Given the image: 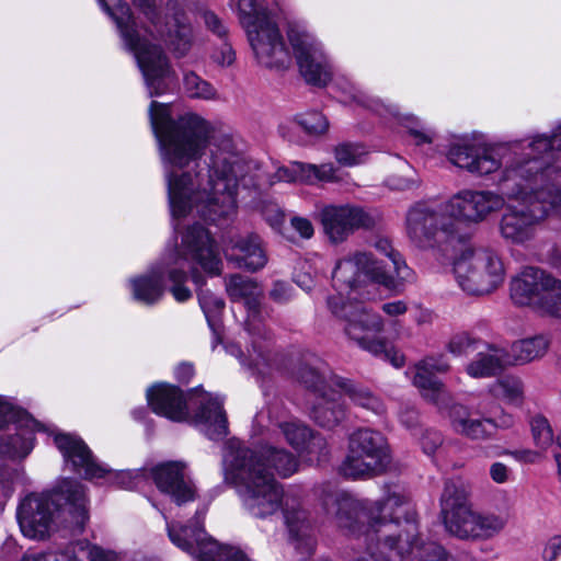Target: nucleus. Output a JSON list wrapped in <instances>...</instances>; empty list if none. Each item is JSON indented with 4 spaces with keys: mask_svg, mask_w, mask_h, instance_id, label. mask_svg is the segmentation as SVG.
<instances>
[{
    "mask_svg": "<svg viewBox=\"0 0 561 561\" xmlns=\"http://www.w3.org/2000/svg\"><path fill=\"white\" fill-rule=\"evenodd\" d=\"M150 124L173 218L197 215L216 221L237 209V154L230 135L187 112L174 119L169 104L152 101Z\"/></svg>",
    "mask_w": 561,
    "mask_h": 561,
    "instance_id": "nucleus-1",
    "label": "nucleus"
},
{
    "mask_svg": "<svg viewBox=\"0 0 561 561\" xmlns=\"http://www.w3.org/2000/svg\"><path fill=\"white\" fill-rule=\"evenodd\" d=\"M447 157L474 175L499 172L497 185L510 202L500 221L506 241L525 244L550 213L561 215V170L522 141L490 142L472 134L453 140Z\"/></svg>",
    "mask_w": 561,
    "mask_h": 561,
    "instance_id": "nucleus-2",
    "label": "nucleus"
},
{
    "mask_svg": "<svg viewBox=\"0 0 561 561\" xmlns=\"http://www.w3.org/2000/svg\"><path fill=\"white\" fill-rule=\"evenodd\" d=\"M323 505L328 513L334 512L335 523L345 535L363 540L374 561H403L409 553L417 561H454L437 543L416 541L414 505L400 489L389 490L377 501L334 491L324 497Z\"/></svg>",
    "mask_w": 561,
    "mask_h": 561,
    "instance_id": "nucleus-3",
    "label": "nucleus"
},
{
    "mask_svg": "<svg viewBox=\"0 0 561 561\" xmlns=\"http://www.w3.org/2000/svg\"><path fill=\"white\" fill-rule=\"evenodd\" d=\"M267 466L279 477L288 478L297 472L299 462L282 448L266 446L255 451L237 439L227 443L222 458L224 479L236 489L243 508L262 519L282 510L290 543L302 556H308L313 551L314 538L307 513L266 470Z\"/></svg>",
    "mask_w": 561,
    "mask_h": 561,
    "instance_id": "nucleus-4",
    "label": "nucleus"
},
{
    "mask_svg": "<svg viewBox=\"0 0 561 561\" xmlns=\"http://www.w3.org/2000/svg\"><path fill=\"white\" fill-rule=\"evenodd\" d=\"M98 1L114 19L125 48L134 55L148 95L160 96L171 91L176 72L163 48L152 41L163 42L175 58L185 57L193 48L195 31L178 0H169L164 12L162 0H135L136 12L119 1L113 8L105 0Z\"/></svg>",
    "mask_w": 561,
    "mask_h": 561,
    "instance_id": "nucleus-5",
    "label": "nucleus"
},
{
    "mask_svg": "<svg viewBox=\"0 0 561 561\" xmlns=\"http://www.w3.org/2000/svg\"><path fill=\"white\" fill-rule=\"evenodd\" d=\"M237 12L257 62L266 68L288 69L295 57L307 83L325 87L333 78V66L323 44L300 22H288L286 46L276 19L282 0H238Z\"/></svg>",
    "mask_w": 561,
    "mask_h": 561,
    "instance_id": "nucleus-6",
    "label": "nucleus"
},
{
    "mask_svg": "<svg viewBox=\"0 0 561 561\" xmlns=\"http://www.w3.org/2000/svg\"><path fill=\"white\" fill-rule=\"evenodd\" d=\"M199 267L205 273L219 275L222 262L216 242L203 226L194 225L181 232V242L175 239L168 244L159 263L147 273L128 280L134 300L151 306L161 300L164 294V278L171 283L170 293L178 302H185L192 291L185 286L187 270L195 284L201 283L196 273Z\"/></svg>",
    "mask_w": 561,
    "mask_h": 561,
    "instance_id": "nucleus-7",
    "label": "nucleus"
},
{
    "mask_svg": "<svg viewBox=\"0 0 561 561\" xmlns=\"http://www.w3.org/2000/svg\"><path fill=\"white\" fill-rule=\"evenodd\" d=\"M374 248L391 261L394 276L371 253L355 251L346 254L337 260L332 272L336 294L330 298H335L339 306L360 302L357 298L368 295L367 288L370 285L377 284L393 289L399 283L414 279L412 270L402 255L392 248L389 239L378 238L374 242Z\"/></svg>",
    "mask_w": 561,
    "mask_h": 561,
    "instance_id": "nucleus-8",
    "label": "nucleus"
},
{
    "mask_svg": "<svg viewBox=\"0 0 561 561\" xmlns=\"http://www.w3.org/2000/svg\"><path fill=\"white\" fill-rule=\"evenodd\" d=\"M82 528L89 518V500L82 483L72 479H62L50 491L30 493L16 508V519L22 534L35 540L50 536L59 520Z\"/></svg>",
    "mask_w": 561,
    "mask_h": 561,
    "instance_id": "nucleus-9",
    "label": "nucleus"
},
{
    "mask_svg": "<svg viewBox=\"0 0 561 561\" xmlns=\"http://www.w3.org/2000/svg\"><path fill=\"white\" fill-rule=\"evenodd\" d=\"M301 379L317 393L310 416L321 427L333 428L345 419L343 396H347L354 404L376 414H381L385 411L383 403L378 397L367 388L355 385L348 379L336 375L324 378L313 369L306 370Z\"/></svg>",
    "mask_w": 561,
    "mask_h": 561,
    "instance_id": "nucleus-10",
    "label": "nucleus"
},
{
    "mask_svg": "<svg viewBox=\"0 0 561 561\" xmlns=\"http://www.w3.org/2000/svg\"><path fill=\"white\" fill-rule=\"evenodd\" d=\"M502 401L490 392L481 394L471 407L460 403H449L443 412L446 414L453 431L472 440H485L492 437L494 430H511L516 424V417L502 407Z\"/></svg>",
    "mask_w": 561,
    "mask_h": 561,
    "instance_id": "nucleus-11",
    "label": "nucleus"
},
{
    "mask_svg": "<svg viewBox=\"0 0 561 561\" xmlns=\"http://www.w3.org/2000/svg\"><path fill=\"white\" fill-rule=\"evenodd\" d=\"M54 442L66 466L88 480L122 489H134L147 478V468L114 471L106 465L98 462L87 444L77 435L56 433Z\"/></svg>",
    "mask_w": 561,
    "mask_h": 561,
    "instance_id": "nucleus-12",
    "label": "nucleus"
},
{
    "mask_svg": "<svg viewBox=\"0 0 561 561\" xmlns=\"http://www.w3.org/2000/svg\"><path fill=\"white\" fill-rule=\"evenodd\" d=\"M328 306L335 317L345 321L344 331L346 335L355 341L359 347L389 360L396 368L404 365V356L400 352L393 347H388L382 339L373 336V334L379 333L383 329V321L379 314L368 310L363 302L339 306L335 298H329Z\"/></svg>",
    "mask_w": 561,
    "mask_h": 561,
    "instance_id": "nucleus-13",
    "label": "nucleus"
},
{
    "mask_svg": "<svg viewBox=\"0 0 561 561\" xmlns=\"http://www.w3.org/2000/svg\"><path fill=\"white\" fill-rule=\"evenodd\" d=\"M226 290L232 301L244 305L247 310L245 330L252 336V351L248 350L247 355L236 345H230L228 351L239 357L242 365L261 371V366L265 363V356L263 351L256 347L260 339L267 337V331L260 310L263 289L254 279L240 274H233L226 279Z\"/></svg>",
    "mask_w": 561,
    "mask_h": 561,
    "instance_id": "nucleus-14",
    "label": "nucleus"
},
{
    "mask_svg": "<svg viewBox=\"0 0 561 561\" xmlns=\"http://www.w3.org/2000/svg\"><path fill=\"white\" fill-rule=\"evenodd\" d=\"M459 287L470 295L495 290L504 280L505 268L496 252L483 248H466L454 262Z\"/></svg>",
    "mask_w": 561,
    "mask_h": 561,
    "instance_id": "nucleus-15",
    "label": "nucleus"
},
{
    "mask_svg": "<svg viewBox=\"0 0 561 561\" xmlns=\"http://www.w3.org/2000/svg\"><path fill=\"white\" fill-rule=\"evenodd\" d=\"M9 423L16 425L18 433L7 445H0V454L24 458L34 447V433L43 430V426L26 412L0 397V428ZM18 478V471L0 466V494L4 499L13 494Z\"/></svg>",
    "mask_w": 561,
    "mask_h": 561,
    "instance_id": "nucleus-16",
    "label": "nucleus"
},
{
    "mask_svg": "<svg viewBox=\"0 0 561 561\" xmlns=\"http://www.w3.org/2000/svg\"><path fill=\"white\" fill-rule=\"evenodd\" d=\"M389 462L390 451L385 436L370 428H359L348 438L341 471L345 477L357 479L383 471Z\"/></svg>",
    "mask_w": 561,
    "mask_h": 561,
    "instance_id": "nucleus-17",
    "label": "nucleus"
},
{
    "mask_svg": "<svg viewBox=\"0 0 561 561\" xmlns=\"http://www.w3.org/2000/svg\"><path fill=\"white\" fill-rule=\"evenodd\" d=\"M335 87L341 93V102L351 106L367 108L387 122L394 121L403 125L409 129L417 145L431 144L435 138V131L423 125L417 117L412 114H401L397 105L371 98L348 78H339L335 81Z\"/></svg>",
    "mask_w": 561,
    "mask_h": 561,
    "instance_id": "nucleus-18",
    "label": "nucleus"
},
{
    "mask_svg": "<svg viewBox=\"0 0 561 561\" xmlns=\"http://www.w3.org/2000/svg\"><path fill=\"white\" fill-rule=\"evenodd\" d=\"M405 232L420 249H433L456 238L451 219L444 211V203L432 206L416 203L405 216Z\"/></svg>",
    "mask_w": 561,
    "mask_h": 561,
    "instance_id": "nucleus-19",
    "label": "nucleus"
},
{
    "mask_svg": "<svg viewBox=\"0 0 561 561\" xmlns=\"http://www.w3.org/2000/svg\"><path fill=\"white\" fill-rule=\"evenodd\" d=\"M161 513L167 522L170 540L197 561H250L240 549L220 546L207 537V534L199 526V519L204 517L205 511H197L195 526L190 534L186 528L170 524L167 514L163 511Z\"/></svg>",
    "mask_w": 561,
    "mask_h": 561,
    "instance_id": "nucleus-20",
    "label": "nucleus"
},
{
    "mask_svg": "<svg viewBox=\"0 0 561 561\" xmlns=\"http://www.w3.org/2000/svg\"><path fill=\"white\" fill-rule=\"evenodd\" d=\"M444 203V211L451 219L458 236V222L480 224L505 206L504 195L493 191L461 190Z\"/></svg>",
    "mask_w": 561,
    "mask_h": 561,
    "instance_id": "nucleus-21",
    "label": "nucleus"
},
{
    "mask_svg": "<svg viewBox=\"0 0 561 561\" xmlns=\"http://www.w3.org/2000/svg\"><path fill=\"white\" fill-rule=\"evenodd\" d=\"M442 516L446 530L463 540H476L478 511L467 502V493L456 482H446L442 497Z\"/></svg>",
    "mask_w": 561,
    "mask_h": 561,
    "instance_id": "nucleus-22",
    "label": "nucleus"
},
{
    "mask_svg": "<svg viewBox=\"0 0 561 561\" xmlns=\"http://www.w3.org/2000/svg\"><path fill=\"white\" fill-rule=\"evenodd\" d=\"M320 221L329 240L341 243L355 230L371 228L376 219L370 213L357 206L328 205L320 211Z\"/></svg>",
    "mask_w": 561,
    "mask_h": 561,
    "instance_id": "nucleus-23",
    "label": "nucleus"
},
{
    "mask_svg": "<svg viewBox=\"0 0 561 561\" xmlns=\"http://www.w3.org/2000/svg\"><path fill=\"white\" fill-rule=\"evenodd\" d=\"M147 470V477H150L160 492L169 495L176 505L194 501L196 490L184 462H161Z\"/></svg>",
    "mask_w": 561,
    "mask_h": 561,
    "instance_id": "nucleus-24",
    "label": "nucleus"
},
{
    "mask_svg": "<svg viewBox=\"0 0 561 561\" xmlns=\"http://www.w3.org/2000/svg\"><path fill=\"white\" fill-rule=\"evenodd\" d=\"M188 402L191 405H197L194 424L202 433L213 440L227 435V417L222 411V401L219 397H214L197 388L190 394Z\"/></svg>",
    "mask_w": 561,
    "mask_h": 561,
    "instance_id": "nucleus-25",
    "label": "nucleus"
},
{
    "mask_svg": "<svg viewBox=\"0 0 561 561\" xmlns=\"http://www.w3.org/2000/svg\"><path fill=\"white\" fill-rule=\"evenodd\" d=\"M449 369V363L444 356H431L421 360L415 366L413 383L420 389L422 396L433 402L442 412L448 408L451 398L436 374Z\"/></svg>",
    "mask_w": 561,
    "mask_h": 561,
    "instance_id": "nucleus-26",
    "label": "nucleus"
},
{
    "mask_svg": "<svg viewBox=\"0 0 561 561\" xmlns=\"http://www.w3.org/2000/svg\"><path fill=\"white\" fill-rule=\"evenodd\" d=\"M224 253L237 268L249 272L262 270L268 261L262 239L254 233L232 237L224 244Z\"/></svg>",
    "mask_w": 561,
    "mask_h": 561,
    "instance_id": "nucleus-27",
    "label": "nucleus"
},
{
    "mask_svg": "<svg viewBox=\"0 0 561 561\" xmlns=\"http://www.w3.org/2000/svg\"><path fill=\"white\" fill-rule=\"evenodd\" d=\"M147 400L151 410L173 422L185 421L188 416L187 401L175 386L158 383L147 390Z\"/></svg>",
    "mask_w": 561,
    "mask_h": 561,
    "instance_id": "nucleus-28",
    "label": "nucleus"
},
{
    "mask_svg": "<svg viewBox=\"0 0 561 561\" xmlns=\"http://www.w3.org/2000/svg\"><path fill=\"white\" fill-rule=\"evenodd\" d=\"M337 180V170L332 163L317 165L295 161L289 165L278 168L271 176L270 184L274 185L279 182L316 184Z\"/></svg>",
    "mask_w": 561,
    "mask_h": 561,
    "instance_id": "nucleus-29",
    "label": "nucleus"
},
{
    "mask_svg": "<svg viewBox=\"0 0 561 561\" xmlns=\"http://www.w3.org/2000/svg\"><path fill=\"white\" fill-rule=\"evenodd\" d=\"M543 271L524 268L511 283V298L518 306H530L537 310L543 291V282L549 278Z\"/></svg>",
    "mask_w": 561,
    "mask_h": 561,
    "instance_id": "nucleus-30",
    "label": "nucleus"
},
{
    "mask_svg": "<svg viewBox=\"0 0 561 561\" xmlns=\"http://www.w3.org/2000/svg\"><path fill=\"white\" fill-rule=\"evenodd\" d=\"M476 353L466 366V373L472 378H489L508 367L505 348L485 343Z\"/></svg>",
    "mask_w": 561,
    "mask_h": 561,
    "instance_id": "nucleus-31",
    "label": "nucleus"
},
{
    "mask_svg": "<svg viewBox=\"0 0 561 561\" xmlns=\"http://www.w3.org/2000/svg\"><path fill=\"white\" fill-rule=\"evenodd\" d=\"M549 346L550 339L545 334L517 340L512 343L507 350H505L506 365H526L540 359L546 355Z\"/></svg>",
    "mask_w": 561,
    "mask_h": 561,
    "instance_id": "nucleus-32",
    "label": "nucleus"
},
{
    "mask_svg": "<svg viewBox=\"0 0 561 561\" xmlns=\"http://www.w3.org/2000/svg\"><path fill=\"white\" fill-rule=\"evenodd\" d=\"M279 428L288 444L297 450L307 448L308 453L312 454L316 447L325 448L324 439L313 435L310 428L297 420L283 422Z\"/></svg>",
    "mask_w": 561,
    "mask_h": 561,
    "instance_id": "nucleus-33",
    "label": "nucleus"
},
{
    "mask_svg": "<svg viewBox=\"0 0 561 561\" xmlns=\"http://www.w3.org/2000/svg\"><path fill=\"white\" fill-rule=\"evenodd\" d=\"M61 561H116L117 554L88 541L70 543L64 551H58Z\"/></svg>",
    "mask_w": 561,
    "mask_h": 561,
    "instance_id": "nucleus-34",
    "label": "nucleus"
},
{
    "mask_svg": "<svg viewBox=\"0 0 561 561\" xmlns=\"http://www.w3.org/2000/svg\"><path fill=\"white\" fill-rule=\"evenodd\" d=\"M489 387L490 392L507 405L520 407L524 403L525 387L523 380L517 376H503L490 383Z\"/></svg>",
    "mask_w": 561,
    "mask_h": 561,
    "instance_id": "nucleus-35",
    "label": "nucleus"
},
{
    "mask_svg": "<svg viewBox=\"0 0 561 561\" xmlns=\"http://www.w3.org/2000/svg\"><path fill=\"white\" fill-rule=\"evenodd\" d=\"M542 284L543 291L537 311L561 318V282L549 276Z\"/></svg>",
    "mask_w": 561,
    "mask_h": 561,
    "instance_id": "nucleus-36",
    "label": "nucleus"
},
{
    "mask_svg": "<svg viewBox=\"0 0 561 561\" xmlns=\"http://www.w3.org/2000/svg\"><path fill=\"white\" fill-rule=\"evenodd\" d=\"M506 525V515L478 511L476 540H490L501 534Z\"/></svg>",
    "mask_w": 561,
    "mask_h": 561,
    "instance_id": "nucleus-37",
    "label": "nucleus"
},
{
    "mask_svg": "<svg viewBox=\"0 0 561 561\" xmlns=\"http://www.w3.org/2000/svg\"><path fill=\"white\" fill-rule=\"evenodd\" d=\"M198 300L209 328L215 334H217L220 327V314L225 308V301L209 290H201L198 293Z\"/></svg>",
    "mask_w": 561,
    "mask_h": 561,
    "instance_id": "nucleus-38",
    "label": "nucleus"
},
{
    "mask_svg": "<svg viewBox=\"0 0 561 561\" xmlns=\"http://www.w3.org/2000/svg\"><path fill=\"white\" fill-rule=\"evenodd\" d=\"M527 148L549 161L554 150H561V124L556 128L551 136L535 135L528 139Z\"/></svg>",
    "mask_w": 561,
    "mask_h": 561,
    "instance_id": "nucleus-39",
    "label": "nucleus"
},
{
    "mask_svg": "<svg viewBox=\"0 0 561 561\" xmlns=\"http://www.w3.org/2000/svg\"><path fill=\"white\" fill-rule=\"evenodd\" d=\"M183 85L186 95L191 99L215 100L217 98L216 89L195 72H185Z\"/></svg>",
    "mask_w": 561,
    "mask_h": 561,
    "instance_id": "nucleus-40",
    "label": "nucleus"
},
{
    "mask_svg": "<svg viewBox=\"0 0 561 561\" xmlns=\"http://www.w3.org/2000/svg\"><path fill=\"white\" fill-rule=\"evenodd\" d=\"M483 344L485 343L472 334L460 332L450 339L448 350L456 356H462L477 352Z\"/></svg>",
    "mask_w": 561,
    "mask_h": 561,
    "instance_id": "nucleus-41",
    "label": "nucleus"
},
{
    "mask_svg": "<svg viewBox=\"0 0 561 561\" xmlns=\"http://www.w3.org/2000/svg\"><path fill=\"white\" fill-rule=\"evenodd\" d=\"M530 427L535 445L541 451H547L554 440L553 432L548 420L543 416L537 415L533 417Z\"/></svg>",
    "mask_w": 561,
    "mask_h": 561,
    "instance_id": "nucleus-42",
    "label": "nucleus"
},
{
    "mask_svg": "<svg viewBox=\"0 0 561 561\" xmlns=\"http://www.w3.org/2000/svg\"><path fill=\"white\" fill-rule=\"evenodd\" d=\"M368 152L364 146L359 144H342L335 148L336 161L346 167H353L362 163Z\"/></svg>",
    "mask_w": 561,
    "mask_h": 561,
    "instance_id": "nucleus-43",
    "label": "nucleus"
},
{
    "mask_svg": "<svg viewBox=\"0 0 561 561\" xmlns=\"http://www.w3.org/2000/svg\"><path fill=\"white\" fill-rule=\"evenodd\" d=\"M297 124L310 136L323 135L329 128V123L325 116L316 111L297 115Z\"/></svg>",
    "mask_w": 561,
    "mask_h": 561,
    "instance_id": "nucleus-44",
    "label": "nucleus"
},
{
    "mask_svg": "<svg viewBox=\"0 0 561 561\" xmlns=\"http://www.w3.org/2000/svg\"><path fill=\"white\" fill-rule=\"evenodd\" d=\"M442 434L434 430H424L421 433L420 445L426 455H433L442 445Z\"/></svg>",
    "mask_w": 561,
    "mask_h": 561,
    "instance_id": "nucleus-45",
    "label": "nucleus"
},
{
    "mask_svg": "<svg viewBox=\"0 0 561 561\" xmlns=\"http://www.w3.org/2000/svg\"><path fill=\"white\" fill-rule=\"evenodd\" d=\"M203 20L206 27L220 38H224L227 33V26L225 22L217 16L214 12L206 11L203 13Z\"/></svg>",
    "mask_w": 561,
    "mask_h": 561,
    "instance_id": "nucleus-46",
    "label": "nucleus"
},
{
    "mask_svg": "<svg viewBox=\"0 0 561 561\" xmlns=\"http://www.w3.org/2000/svg\"><path fill=\"white\" fill-rule=\"evenodd\" d=\"M290 226L302 239H311L314 234L313 225L308 218L294 216L290 219Z\"/></svg>",
    "mask_w": 561,
    "mask_h": 561,
    "instance_id": "nucleus-47",
    "label": "nucleus"
},
{
    "mask_svg": "<svg viewBox=\"0 0 561 561\" xmlns=\"http://www.w3.org/2000/svg\"><path fill=\"white\" fill-rule=\"evenodd\" d=\"M504 455L513 457L516 461L522 463H535L541 459V453L529 448L505 450Z\"/></svg>",
    "mask_w": 561,
    "mask_h": 561,
    "instance_id": "nucleus-48",
    "label": "nucleus"
},
{
    "mask_svg": "<svg viewBox=\"0 0 561 561\" xmlns=\"http://www.w3.org/2000/svg\"><path fill=\"white\" fill-rule=\"evenodd\" d=\"M262 215L266 222L275 230H278L284 222V214L277 205H267L262 210Z\"/></svg>",
    "mask_w": 561,
    "mask_h": 561,
    "instance_id": "nucleus-49",
    "label": "nucleus"
},
{
    "mask_svg": "<svg viewBox=\"0 0 561 561\" xmlns=\"http://www.w3.org/2000/svg\"><path fill=\"white\" fill-rule=\"evenodd\" d=\"M214 61L222 67H228L234 61V51L228 43H224L221 47L214 54Z\"/></svg>",
    "mask_w": 561,
    "mask_h": 561,
    "instance_id": "nucleus-50",
    "label": "nucleus"
},
{
    "mask_svg": "<svg viewBox=\"0 0 561 561\" xmlns=\"http://www.w3.org/2000/svg\"><path fill=\"white\" fill-rule=\"evenodd\" d=\"M21 561H61L58 551H28L23 554Z\"/></svg>",
    "mask_w": 561,
    "mask_h": 561,
    "instance_id": "nucleus-51",
    "label": "nucleus"
},
{
    "mask_svg": "<svg viewBox=\"0 0 561 561\" xmlns=\"http://www.w3.org/2000/svg\"><path fill=\"white\" fill-rule=\"evenodd\" d=\"M510 474L511 471L508 467L503 462L496 461L493 462L490 467V477L495 483H506L510 479Z\"/></svg>",
    "mask_w": 561,
    "mask_h": 561,
    "instance_id": "nucleus-52",
    "label": "nucleus"
},
{
    "mask_svg": "<svg viewBox=\"0 0 561 561\" xmlns=\"http://www.w3.org/2000/svg\"><path fill=\"white\" fill-rule=\"evenodd\" d=\"M546 561H561V535L551 538L545 549Z\"/></svg>",
    "mask_w": 561,
    "mask_h": 561,
    "instance_id": "nucleus-53",
    "label": "nucleus"
},
{
    "mask_svg": "<svg viewBox=\"0 0 561 561\" xmlns=\"http://www.w3.org/2000/svg\"><path fill=\"white\" fill-rule=\"evenodd\" d=\"M270 296L277 302L287 301L291 297V288L284 282H275Z\"/></svg>",
    "mask_w": 561,
    "mask_h": 561,
    "instance_id": "nucleus-54",
    "label": "nucleus"
},
{
    "mask_svg": "<svg viewBox=\"0 0 561 561\" xmlns=\"http://www.w3.org/2000/svg\"><path fill=\"white\" fill-rule=\"evenodd\" d=\"M381 309L389 317H399L407 312L408 307L403 300H396L383 304Z\"/></svg>",
    "mask_w": 561,
    "mask_h": 561,
    "instance_id": "nucleus-55",
    "label": "nucleus"
},
{
    "mask_svg": "<svg viewBox=\"0 0 561 561\" xmlns=\"http://www.w3.org/2000/svg\"><path fill=\"white\" fill-rule=\"evenodd\" d=\"M387 183L392 190L399 191L410 190L416 185V181L414 179L403 176H392Z\"/></svg>",
    "mask_w": 561,
    "mask_h": 561,
    "instance_id": "nucleus-56",
    "label": "nucleus"
},
{
    "mask_svg": "<svg viewBox=\"0 0 561 561\" xmlns=\"http://www.w3.org/2000/svg\"><path fill=\"white\" fill-rule=\"evenodd\" d=\"M299 127L297 124V116L294 119H285L278 125V133L283 138L288 140L294 139V130Z\"/></svg>",
    "mask_w": 561,
    "mask_h": 561,
    "instance_id": "nucleus-57",
    "label": "nucleus"
},
{
    "mask_svg": "<svg viewBox=\"0 0 561 561\" xmlns=\"http://www.w3.org/2000/svg\"><path fill=\"white\" fill-rule=\"evenodd\" d=\"M194 375V368L192 364L182 363L175 368V377L182 382H187Z\"/></svg>",
    "mask_w": 561,
    "mask_h": 561,
    "instance_id": "nucleus-58",
    "label": "nucleus"
},
{
    "mask_svg": "<svg viewBox=\"0 0 561 561\" xmlns=\"http://www.w3.org/2000/svg\"><path fill=\"white\" fill-rule=\"evenodd\" d=\"M296 283L304 290L309 291L313 287L314 280L309 274H297Z\"/></svg>",
    "mask_w": 561,
    "mask_h": 561,
    "instance_id": "nucleus-59",
    "label": "nucleus"
},
{
    "mask_svg": "<svg viewBox=\"0 0 561 561\" xmlns=\"http://www.w3.org/2000/svg\"><path fill=\"white\" fill-rule=\"evenodd\" d=\"M416 420V413L414 411H410L407 415H401V421L407 426H411L413 422Z\"/></svg>",
    "mask_w": 561,
    "mask_h": 561,
    "instance_id": "nucleus-60",
    "label": "nucleus"
},
{
    "mask_svg": "<svg viewBox=\"0 0 561 561\" xmlns=\"http://www.w3.org/2000/svg\"><path fill=\"white\" fill-rule=\"evenodd\" d=\"M554 460L557 462V466H558V473H559V477L561 478V455L560 454H557L554 456Z\"/></svg>",
    "mask_w": 561,
    "mask_h": 561,
    "instance_id": "nucleus-61",
    "label": "nucleus"
},
{
    "mask_svg": "<svg viewBox=\"0 0 561 561\" xmlns=\"http://www.w3.org/2000/svg\"><path fill=\"white\" fill-rule=\"evenodd\" d=\"M557 444L561 448V432L557 436Z\"/></svg>",
    "mask_w": 561,
    "mask_h": 561,
    "instance_id": "nucleus-62",
    "label": "nucleus"
},
{
    "mask_svg": "<svg viewBox=\"0 0 561 561\" xmlns=\"http://www.w3.org/2000/svg\"><path fill=\"white\" fill-rule=\"evenodd\" d=\"M260 417H262V415H256V422L260 420Z\"/></svg>",
    "mask_w": 561,
    "mask_h": 561,
    "instance_id": "nucleus-63",
    "label": "nucleus"
}]
</instances>
